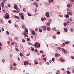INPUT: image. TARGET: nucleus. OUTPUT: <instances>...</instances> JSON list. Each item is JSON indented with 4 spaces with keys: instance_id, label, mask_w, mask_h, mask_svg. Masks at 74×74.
Returning <instances> with one entry per match:
<instances>
[{
    "instance_id": "obj_1",
    "label": "nucleus",
    "mask_w": 74,
    "mask_h": 74,
    "mask_svg": "<svg viewBox=\"0 0 74 74\" xmlns=\"http://www.w3.org/2000/svg\"><path fill=\"white\" fill-rule=\"evenodd\" d=\"M5 15L6 16H4V17L5 19H8L10 18V15L9 14L7 13H6L5 14Z\"/></svg>"
},
{
    "instance_id": "obj_2",
    "label": "nucleus",
    "mask_w": 74,
    "mask_h": 74,
    "mask_svg": "<svg viewBox=\"0 0 74 74\" xmlns=\"http://www.w3.org/2000/svg\"><path fill=\"white\" fill-rule=\"evenodd\" d=\"M14 8L15 10H18V5H17L16 4H14Z\"/></svg>"
},
{
    "instance_id": "obj_3",
    "label": "nucleus",
    "mask_w": 74,
    "mask_h": 74,
    "mask_svg": "<svg viewBox=\"0 0 74 74\" xmlns=\"http://www.w3.org/2000/svg\"><path fill=\"white\" fill-rule=\"evenodd\" d=\"M45 15L46 16H47V17H49V12H47L46 13Z\"/></svg>"
},
{
    "instance_id": "obj_4",
    "label": "nucleus",
    "mask_w": 74,
    "mask_h": 74,
    "mask_svg": "<svg viewBox=\"0 0 74 74\" xmlns=\"http://www.w3.org/2000/svg\"><path fill=\"white\" fill-rule=\"evenodd\" d=\"M42 28L43 30L45 31L47 30V28H46V26H43L42 27Z\"/></svg>"
},
{
    "instance_id": "obj_5",
    "label": "nucleus",
    "mask_w": 74,
    "mask_h": 74,
    "mask_svg": "<svg viewBox=\"0 0 74 74\" xmlns=\"http://www.w3.org/2000/svg\"><path fill=\"white\" fill-rule=\"evenodd\" d=\"M61 49L62 51H63V52H64V53H66L67 51H66V50H64V49H63V48H62Z\"/></svg>"
},
{
    "instance_id": "obj_6",
    "label": "nucleus",
    "mask_w": 74,
    "mask_h": 74,
    "mask_svg": "<svg viewBox=\"0 0 74 74\" xmlns=\"http://www.w3.org/2000/svg\"><path fill=\"white\" fill-rule=\"evenodd\" d=\"M26 34H28V33H27L26 32H24V33H23V35H24L25 36H27V37H28V36L27 35H26Z\"/></svg>"
},
{
    "instance_id": "obj_7",
    "label": "nucleus",
    "mask_w": 74,
    "mask_h": 74,
    "mask_svg": "<svg viewBox=\"0 0 74 74\" xmlns=\"http://www.w3.org/2000/svg\"><path fill=\"white\" fill-rule=\"evenodd\" d=\"M28 63H29V62L28 61H25L24 62V64L25 66H26L27 64H28Z\"/></svg>"
},
{
    "instance_id": "obj_8",
    "label": "nucleus",
    "mask_w": 74,
    "mask_h": 74,
    "mask_svg": "<svg viewBox=\"0 0 74 74\" xmlns=\"http://www.w3.org/2000/svg\"><path fill=\"white\" fill-rule=\"evenodd\" d=\"M1 5L2 8H3L4 7V3H3V2H1Z\"/></svg>"
},
{
    "instance_id": "obj_9",
    "label": "nucleus",
    "mask_w": 74,
    "mask_h": 74,
    "mask_svg": "<svg viewBox=\"0 0 74 74\" xmlns=\"http://www.w3.org/2000/svg\"><path fill=\"white\" fill-rule=\"evenodd\" d=\"M21 19L24 20V19H25V18H24V16H23V15L21 16Z\"/></svg>"
},
{
    "instance_id": "obj_10",
    "label": "nucleus",
    "mask_w": 74,
    "mask_h": 74,
    "mask_svg": "<svg viewBox=\"0 0 74 74\" xmlns=\"http://www.w3.org/2000/svg\"><path fill=\"white\" fill-rule=\"evenodd\" d=\"M55 56L56 57V58L59 57V55H58V53H56L55 54Z\"/></svg>"
},
{
    "instance_id": "obj_11",
    "label": "nucleus",
    "mask_w": 74,
    "mask_h": 74,
    "mask_svg": "<svg viewBox=\"0 0 74 74\" xmlns=\"http://www.w3.org/2000/svg\"><path fill=\"white\" fill-rule=\"evenodd\" d=\"M14 18L16 19H20V17L16 16H14Z\"/></svg>"
},
{
    "instance_id": "obj_12",
    "label": "nucleus",
    "mask_w": 74,
    "mask_h": 74,
    "mask_svg": "<svg viewBox=\"0 0 74 74\" xmlns=\"http://www.w3.org/2000/svg\"><path fill=\"white\" fill-rule=\"evenodd\" d=\"M60 61L62 62H63H63H64V61H65V60L64 59H63L62 58H61V59H60Z\"/></svg>"
},
{
    "instance_id": "obj_13",
    "label": "nucleus",
    "mask_w": 74,
    "mask_h": 74,
    "mask_svg": "<svg viewBox=\"0 0 74 74\" xmlns=\"http://www.w3.org/2000/svg\"><path fill=\"white\" fill-rule=\"evenodd\" d=\"M44 20H46V18H45L44 17V18H41V20L42 21H44Z\"/></svg>"
},
{
    "instance_id": "obj_14",
    "label": "nucleus",
    "mask_w": 74,
    "mask_h": 74,
    "mask_svg": "<svg viewBox=\"0 0 74 74\" xmlns=\"http://www.w3.org/2000/svg\"><path fill=\"white\" fill-rule=\"evenodd\" d=\"M35 34L36 33L34 31H32V35H35Z\"/></svg>"
},
{
    "instance_id": "obj_15",
    "label": "nucleus",
    "mask_w": 74,
    "mask_h": 74,
    "mask_svg": "<svg viewBox=\"0 0 74 74\" xmlns=\"http://www.w3.org/2000/svg\"><path fill=\"white\" fill-rule=\"evenodd\" d=\"M48 1L49 3H52L53 1V0H49Z\"/></svg>"
},
{
    "instance_id": "obj_16",
    "label": "nucleus",
    "mask_w": 74,
    "mask_h": 74,
    "mask_svg": "<svg viewBox=\"0 0 74 74\" xmlns=\"http://www.w3.org/2000/svg\"><path fill=\"white\" fill-rule=\"evenodd\" d=\"M66 73H67V74H70V73H71V72H70L69 71H67Z\"/></svg>"
},
{
    "instance_id": "obj_17",
    "label": "nucleus",
    "mask_w": 74,
    "mask_h": 74,
    "mask_svg": "<svg viewBox=\"0 0 74 74\" xmlns=\"http://www.w3.org/2000/svg\"><path fill=\"white\" fill-rule=\"evenodd\" d=\"M69 21H73V19L72 18H69Z\"/></svg>"
},
{
    "instance_id": "obj_18",
    "label": "nucleus",
    "mask_w": 74,
    "mask_h": 74,
    "mask_svg": "<svg viewBox=\"0 0 74 74\" xmlns=\"http://www.w3.org/2000/svg\"><path fill=\"white\" fill-rule=\"evenodd\" d=\"M47 29L48 31H50V27H47Z\"/></svg>"
},
{
    "instance_id": "obj_19",
    "label": "nucleus",
    "mask_w": 74,
    "mask_h": 74,
    "mask_svg": "<svg viewBox=\"0 0 74 74\" xmlns=\"http://www.w3.org/2000/svg\"><path fill=\"white\" fill-rule=\"evenodd\" d=\"M67 24L66 23H64V26H67Z\"/></svg>"
},
{
    "instance_id": "obj_20",
    "label": "nucleus",
    "mask_w": 74,
    "mask_h": 74,
    "mask_svg": "<svg viewBox=\"0 0 74 74\" xmlns=\"http://www.w3.org/2000/svg\"><path fill=\"white\" fill-rule=\"evenodd\" d=\"M67 28H64V32H67Z\"/></svg>"
},
{
    "instance_id": "obj_21",
    "label": "nucleus",
    "mask_w": 74,
    "mask_h": 74,
    "mask_svg": "<svg viewBox=\"0 0 74 74\" xmlns=\"http://www.w3.org/2000/svg\"><path fill=\"white\" fill-rule=\"evenodd\" d=\"M67 6L69 8H70V4H67Z\"/></svg>"
},
{
    "instance_id": "obj_22",
    "label": "nucleus",
    "mask_w": 74,
    "mask_h": 74,
    "mask_svg": "<svg viewBox=\"0 0 74 74\" xmlns=\"http://www.w3.org/2000/svg\"><path fill=\"white\" fill-rule=\"evenodd\" d=\"M40 53H42V54H44V52H43V51H40Z\"/></svg>"
},
{
    "instance_id": "obj_23",
    "label": "nucleus",
    "mask_w": 74,
    "mask_h": 74,
    "mask_svg": "<svg viewBox=\"0 0 74 74\" xmlns=\"http://www.w3.org/2000/svg\"><path fill=\"white\" fill-rule=\"evenodd\" d=\"M39 32H42V29L40 28H39Z\"/></svg>"
},
{
    "instance_id": "obj_24",
    "label": "nucleus",
    "mask_w": 74,
    "mask_h": 74,
    "mask_svg": "<svg viewBox=\"0 0 74 74\" xmlns=\"http://www.w3.org/2000/svg\"><path fill=\"white\" fill-rule=\"evenodd\" d=\"M65 44H64V43H63V44H62V46H61V47H63V46H64V47L65 46Z\"/></svg>"
},
{
    "instance_id": "obj_25",
    "label": "nucleus",
    "mask_w": 74,
    "mask_h": 74,
    "mask_svg": "<svg viewBox=\"0 0 74 74\" xmlns=\"http://www.w3.org/2000/svg\"><path fill=\"white\" fill-rule=\"evenodd\" d=\"M20 56H21V57H22V56H23V54H22V53H20Z\"/></svg>"
},
{
    "instance_id": "obj_26",
    "label": "nucleus",
    "mask_w": 74,
    "mask_h": 74,
    "mask_svg": "<svg viewBox=\"0 0 74 74\" xmlns=\"http://www.w3.org/2000/svg\"><path fill=\"white\" fill-rule=\"evenodd\" d=\"M37 4V3L36 2H34L33 3L34 5H36Z\"/></svg>"
},
{
    "instance_id": "obj_27",
    "label": "nucleus",
    "mask_w": 74,
    "mask_h": 74,
    "mask_svg": "<svg viewBox=\"0 0 74 74\" xmlns=\"http://www.w3.org/2000/svg\"><path fill=\"white\" fill-rule=\"evenodd\" d=\"M6 32V34H8V35H9V34H10V33H9V32H8V31H7Z\"/></svg>"
},
{
    "instance_id": "obj_28",
    "label": "nucleus",
    "mask_w": 74,
    "mask_h": 74,
    "mask_svg": "<svg viewBox=\"0 0 74 74\" xmlns=\"http://www.w3.org/2000/svg\"><path fill=\"white\" fill-rule=\"evenodd\" d=\"M25 31L26 32H27V33H28V31L27 30V28H25Z\"/></svg>"
},
{
    "instance_id": "obj_29",
    "label": "nucleus",
    "mask_w": 74,
    "mask_h": 74,
    "mask_svg": "<svg viewBox=\"0 0 74 74\" xmlns=\"http://www.w3.org/2000/svg\"><path fill=\"white\" fill-rule=\"evenodd\" d=\"M13 66H16V64L15 62H14L13 63Z\"/></svg>"
},
{
    "instance_id": "obj_30",
    "label": "nucleus",
    "mask_w": 74,
    "mask_h": 74,
    "mask_svg": "<svg viewBox=\"0 0 74 74\" xmlns=\"http://www.w3.org/2000/svg\"><path fill=\"white\" fill-rule=\"evenodd\" d=\"M8 7H11V5L10 4H8Z\"/></svg>"
},
{
    "instance_id": "obj_31",
    "label": "nucleus",
    "mask_w": 74,
    "mask_h": 74,
    "mask_svg": "<svg viewBox=\"0 0 74 74\" xmlns=\"http://www.w3.org/2000/svg\"><path fill=\"white\" fill-rule=\"evenodd\" d=\"M0 22H1V23H3V21L2 19H0Z\"/></svg>"
},
{
    "instance_id": "obj_32",
    "label": "nucleus",
    "mask_w": 74,
    "mask_h": 74,
    "mask_svg": "<svg viewBox=\"0 0 74 74\" xmlns=\"http://www.w3.org/2000/svg\"><path fill=\"white\" fill-rule=\"evenodd\" d=\"M15 50L16 51H17V52H18V51H19V50H18V49L17 48H16L15 49Z\"/></svg>"
},
{
    "instance_id": "obj_33",
    "label": "nucleus",
    "mask_w": 74,
    "mask_h": 74,
    "mask_svg": "<svg viewBox=\"0 0 74 74\" xmlns=\"http://www.w3.org/2000/svg\"><path fill=\"white\" fill-rule=\"evenodd\" d=\"M22 28L23 29H25V25H23L22 26Z\"/></svg>"
},
{
    "instance_id": "obj_34",
    "label": "nucleus",
    "mask_w": 74,
    "mask_h": 74,
    "mask_svg": "<svg viewBox=\"0 0 74 74\" xmlns=\"http://www.w3.org/2000/svg\"><path fill=\"white\" fill-rule=\"evenodd\" d=\"M52 29L53 30H56V28H55V27L53 28H52Z\"/></svg>"
},
{
    "instance_id": "obj_35",
    "label": "nucleus",
    "mask_w": 74,
    "mask_h": 74,
    "mask_svg": "<svg viewBox=\"0 0 74 74\" xmlns=\"http://www.w3.org/2000/svg\"><path fill=\"white\" fill-rule=\"evenodd\" d=\"M12 12L14 13L16 12L17 11L15 10H14L12 11Z\"/></svg>"
},
{
    "instance_id": "obj_36",
    "label": "nucleus",
    "mask_w": 74,
    "mask_h": 74,
    "mask_svg": "<svg viewBox=\"0 0 74 74\" xmlns=\"http://www.w3.org/2000/svg\"><path fill=\"white\" fill-rule=\"evenodd\" d=\"M27 40H28V41H30V39H29V38H27Z\"/></svg>"
},
{
    "instance_id": "obj_37",
    "label": "nucleus",
    "mask_w": 74,
    "mask_h": 74,
    "mask_svg": "<svg viewBox=\"0 0 74 74\" xmlns=\"http://www.w3.org/2000/svg\"><path fill=\"white\" fill-rule=\"evenodd\" d=\"M65 44H69V42L68 41L65 42Z\"/></svg>"
},
{
    "instance_id": "obj_38",
    "label": "nucleus",
    "mask_w": 74,
    "mask_h": 74,
    "mask_svg": "<svg viewBox=\"0 0 74 74\" xmlns=\"http://www.w3.org/2000/svg\"><path fill=\"white\" fill-rule=\"evenodd\" d=\"M47 24L48 26H50V23H47Z\"/></svg>"
},
{
    "instance_id": "obj_39",
    "label": "nucleus",
    "mask_w": 74,
    "mask_h": 74,
    "mask_svg": "<svg viewBox=\"0 0 74 74\" xmlns=\"http://www.w3.org/2000/svg\"><path fill=\"white\" fill-rule=\"evenodd\" d=\"M28 15V16H31V14H30L29 13H27Z\"/></svg>"
},
{
    "instance_id": "obj_40",
    "label": "nucleus",
    "mask_w": 74,
    "mask_h": 74,
    "mask_svg": "<svg viewBox=\"0 0 74 74\" xmlns=\"http://www.w3.org/2000/svg\"><path fill=\"white\" fill-rule=\"evenodd\" d=\"M69 14H70V15H73V13L71 12H70Z\"/></svg>"
},
{
    "instance_id": "obj_41",
    "label": "nucleus",
    "mask_w": 74,
    "mask_h": 74,
    "mask_svg": "<svg viewBox=\"0 0 74 74\" xmlns=\"http://www.w3.org/2000/svg\"><path fill=\"white\" fill-rule=\"evenodd\" d=\"M30 55V53H29L28 54H27L26 56H29Z\"/></svg>"
},
{
    "instance_id": "obj_42",
    "label": "nucleus",
    "mask_w": 74,
    "mask_h": 74,
    "mask_svg": "<svg viewBox=\"0 0 74 74\" xmlns=\"http://www.w3.org/2000/svg\"><path fill=\"white\" fill-rule=\"evenodd\" d=\"M10 69L11 70V71L12 70V67L11 66L10 67Z\"/></svg>"
},
{
    "instance_id": "obj_43",
    "label": "nucleus",
    "mask_w": 74,
    "mask_h": 74,
    "mask_svg": "<svg viewBox=\"0 0 74 74\" xmlns=\"http://www.w3.org/2000/svg\"><path fill=\"white\" fill-rule=\"evenodd\" d=\"M35 64H38V62H37L36 61L35 62Z\"/></svg>"
},
{
    "instance_id": "obj_44",
    "label": "nucleus",
    "mask_w": 74,
    "mask_h": 74,
    "mask_svg": "<svg viewBox=\"0 0 74 74\" xmlns=\"http://www.w3.org/2000/svg\"><path fill=\"white\" fill-rule=\"evenodd\" d=\"M65 16L66 18H67L69 17V15H66Z\"/></svg>"
},
{
    "instance_id": "obj_45",
    "label": "nucleus",
    "mask_w": 74,
    "mask_h": 74,
    "mask_svg": "<svg viewBox=\"0 0 74 74\" xmlns=\"http://www.w3.org/2000/svg\"><path fill=\"white\" fill-rule=\"evenodd\" d=\"M2 62H3V63H4V62H5V60L3 59L2 60Z\"/></svg>"
},
{
    "instance_id": "obj_46",
    "label": "nucleus",
    "mask_w": 74,
    "mask_h": 74,
    "mask_svg": "<svg viewBox=\"0 0 74 74\" xmlns=\"http://www.w3.org/2000/svg\"><path fill=\"white\" fill-rule=\"evenodd\" d=\"M43 60H44V61H46V60H47V59L45 58H43Z\"/></svg>"
},
{
    "instance_id": "obj_47",
    "label": "nucleus",
    "mask_w": 74,
    "mask_h": 74,
    "mask_svg": "<svg viewBox=\"0 0 74 74\" xmlns=\"http://www.w3.org/2000/svg\"><path fill=\"white\" fill-rule=\"evenodd\" d=\"M8 23H11V21L9 20V21H8Z\"/></svg>"
},
{
    "instance_id": "obj_48",
    "label": "nucleus",
    "mask_w": 74,
    "mask_h": 74,
    "mask_svg": "<svg viewBox=\"0 0 74 74\" xmlns=\"http://www.w3.org/2000/svg\"><path fill=\"white\" fill-rule=\"evenodd\" d=\"M57 34H60V32H57Z\"/></svg>"
},
{
    "instance_id": "obj_49",
    "label": "nucleus",
    "mask_w": 74,
    "mask_h": 74,
    "mask_svg": "<svg viewBox=\"0 0 74 74\" xmlns=\"http://www.w3.org/2000/svg\"><path fill=\"white\" fill-rule=\"evenodd\" d=\"M53 38H54V39H55L56 38V37L55 36H53Z\"/></svg>"
},
{
    "instance_id": "obj_50",
    "label": "nucleus",
    "mask_w": 74,
    "mask_h": 74,
    "mask_svg": "<svg viewBox=\"0 0 74 74\" xmlns=\"http://www.w3.org/2000/svg\"><path fill=\"white\" fill-rule=\"evenodd\" d=\"M6 1H7V0H3V3H5Z\"/></svg>"
},
{
    "instance_id": "obj_51",
    "label": "nucleus",
    "mask_w": 74,
    "mask_h": 74,
    "mask_svg": "<svg viewBox=\"0 0 74 74\" xmlns=\"http://www.w3.org/2000/svg\"><path fill=\"white\" fill-rule=\"evenodd\" d=\"M35 32H37V31H38V29H35Z\"/></svg>"
},
{
    "instance_id": "obj_52",
    "label": "nucleus",
    "mask_w": 74,
    "mask_h": 74,
    "mask_svg": "<svg viewBox=\"0 0 74 74\" xmlns=\"http://www.w3.org/2000/svg\"><path fill=\"white\" fill-rule=\"evenodd\" d=\"M38 51V50H37V49H35V52H37Z\"/></svg>"
},
{
    "instance_id": "obj_53",
    "label": "nucleus",
    "mask_w": 74,
    "mask_h": 74,
    "mask_svg": "<svg viewBox=\"0 0 74 74\" xmlns=\"http://www.w3.org/2000/svg\"><path fill=\"white\" fill-rule=\"evenodd\" d=\"M52 61H53V62H55V59H54V58H52Z\"/></svg>"
},
{
    "instance_id": "obj_54",
    "label": "nucleus",
    "mask_w": 74,
    "mask_h": 74,
    "mask_svg": "<svg viewBox=\"0 0 74 74\" xmlns=\"http://www.w3.org/2000/svg\"><path fill=\"white\" fill-rule=\"evenodd\" d=\"M19 15H21V16H22V13H20L19 14Z\"/></svg>"
},
{
    "instance_id": "obj_55",
    "label": "nucleus",
    "mask_w": 74,
    "mask_h": 74,
    "mask_svg": "<svg viewBox=\"0 0 74 74\" xmlns=\"http://www.w3.org/2000/svg\"><path fill=\"white\" fill-rule=\"evenodd\" d=\"M14 44V42H13L12 43V45H13Z\"/></svg>"
},
{
    "instance_id": "obj_56",
    "label": "nucleus",
    "mask_w": 74,
    "mask_h": 74,
    "mask_svg": "<svg viewBox=\"0 0 74 74\" xmlns=\"http://www.w3.org/2000/svg\"><path fill=\"white\" fill-rule=\"evenodd\" d=\"M29 45H33V44L31 43H29Z\"/></svg>"
},
{
    "instance_id": "obj_57",
    "label": "nucleus",
    "mask_w": 74,
    "mask_h": 74,
    "mask_svg": "<svg viewBox=\"0 0 74 74\" xmlns=\"http://www.w3.org/2000/svg\"><path fill=\"white\" fill-rule=\"evenodd\" d=\"M31 48L32 51H34V48L33 47H31Z\"/></svg>"
},
{
    "instance_id": "obj_58",
    "label": "nucleus",
    "mask_w": 74,
    "mask_h": 74,
    "mask_svg": "<svg viewBox=\"0 0 74 74\" xmlns=\"http://www.w3.org/2000/svg\"><path fill=\"white\" fill-rule=\"evenodd\" d=\"M22 41L23 42H25V40L23 39Z\"/></svg>"
},
{
    "instance_id": "obj_59",
    "label": "nucleus",
    "mask_w": 74,
    "mask_h": 74,
    "mask_svg": "<svg viewBox=\"0 0 74 74\" xmlns=\"http://www.w3.org/2000/svg\"><path fill=\"white\" fill-rule=\"evenodd\" d=\"M71 58H72V59H74V57H73V56H71Z\"/></svg>"
},
{
    "instance_id": "obj_60",
    "label": "nucleus",
    "mask_w": 74,
    "mask_h": 74,
    "mask_svg": "<svg viewBox=\"0 0 74 74\" xmlns=\"http://www.w3.org/2000/svg\"><path fill=\"white\" fill-rule=\"evenodd\" d=\"M58 49H61V48H60V47H58Z\"/></svg>"
},
{
    "instance_id": "obj_61",
    "label": "nucleus",
    "mask_w": 74,
    "mask_h": 74,
    "mask_svg": "<svg viewBox=\"0 0 74 74\" xmlns=\"http://www.w3.org/2000/svg\"><path fill=\"white\" fill-rule=\"evenodd\" d=\"M39 64H40V65H41V64H42V63H41V62H39Z\"/></svg>"
},
{
    "instance_id": "obj_62",
    "label": "nucleus",
    "mask_w": 74,
    "mask_h": 74,
    "mask_svg": "<svg viewBox=\"0 0 74 74\" xmlns=\"http://www.w3.org/2000/svg\"><path fill=\"white\" fill-rule=\"evenodd\" d=\"M8 43L9 44H10V41H8Z\"/></svg>"
},
{
    "instance_id": "obj_63",
    "label": "nucleus",
    "mask_w": 74,
    "mask_h": 74,
    "mask_svg": "<svg viewBox=\"0 0 74 74\" xmlns=\"http://www.w3.org/2000/svg\"><path fill=\"white\" fill-rule=\"evenodd\" d=\"M23 11H25V12H26V11H25V8H23Z\"/></svg>"
},
{
    "instance_id": "obj_64",
    "label": "nucleus",
    "mask_w": 74,
    "mask_h": 74,
    "mask_svg": "<svg viewBox=\"0 0 74 74\" xmlns=\"http://www.w3.org/2000/svg\"><path fill=\"white\" fill-rule=\"evenodd\" d=\"M38 46L39 47H40V44H39L38 45Z\"/></svg>"
}]
</instances>
